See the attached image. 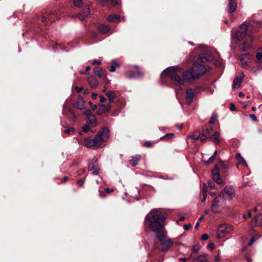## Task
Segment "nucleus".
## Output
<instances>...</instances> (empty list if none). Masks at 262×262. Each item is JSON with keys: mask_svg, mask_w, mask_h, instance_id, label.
<instances>
[{"mask_svg": "<svg viewBox=\"0 0 262 262\" xmlns=\"http://www.w3.org/2000/svg\"><path fill=\"white\" fill-rule=\"evenodd\" d=\"M213 55L210 53L206 55L203 53L200 54L192 67L183 73L182 78L180 77L181 69L179 67L168 68L163 72L162 74L169 76L174 84L181 86L185 82L193 81L203 75L206 71V68L199 63L206 61H210L213 60Z\"/></svg>", "mask_w": 262, "mask_h": 262, "instance_id": "nucleus-1", "label": "nucleus"}, {"mask_svg": "<svg viewBox=\"0 0 262 262\" xmlns=\"http://www.w3.org/2000/svg\"><path fill=\"white\" fill-rule=\"evenodd\" d=\"M166 215L160 210L154 209L151 210L145 216L144 226L145 229H149L156 234V236L160 242L161 250L165 251L173 246V242L166 236L163 229Z\"/></svg>", "mask_w": 262, "mask_h": 262, "instance_id": "nucleus-2", "label": "nucleus"}, {"mask_svg": "<svg viewBox=\"0 0 262 262\" xmlns=\"http://www.w3.org/2000/svg\"><path fill=\"white\" fill-rule=\"evenodd\" d=\"M110 137V130L107 128L104 127L99 132L96 137L92 140L93 146H97L102 145Z\"/></svg>", "mask_w": 262, "mask_h": 262, "instance_id": "nucleus-3", "label": "nucleus"}, {"mask_svg": "<svg viewBox=\"0 0 262 262\" xmlns=\"http://www.w3.org/2000/svg\"><path fill=\"white\" fill-rule=\"evenodd\" d=\"M233 230V227L229 224H223L220 225L217 229V236L222 238L230 233Z\"/></svg>", "mask_w": 262, "mask_h": 262, "instance_id": "nucleus-4", "label": "nucleus"}, {"mask_svg": "<svg viewBox=\"0 0 262 262\" xmlns=\"http://www.w3.org/2000/svg\"><path fill=\"white\" fill-rule=\"evenodd\" d=\"M89 171H92L93 174L97 175L99 173L100 168L97 159L94 158L88 167Z\"/></svg>", "mask_w": 262, "mask_h": 262, "instance_id": "nucleus-5", "label": "nucleus"}, {"mask_svg": "<svg viewBox=\"0 0 262 262\" xmlns=\"http://www.w3.org/2000/svg\"><path fill=\"white\" fill-rule=\"evenodd\" d=\"M221 196H217L214 199V200L212 202V207H211V211L214 213H218L220 211L221 206Z\"/></svg>", "mask_w": 262, "mask_h": 262, "instance_id": "nucleus-6", "label": "nucleus"}, {"mask_svg": "<svg viewBox=\"0 0 262 262\" xmlns=\"http://www.w3.org/2000/svg\"><path fill=\"white\" fill-rule=\"evenodd\" d=\"M239 60L242 67L247 68L251 62V56L248 54H243L240 56Z\"/></svg>", "mask_w": 262, "mask_h": 262, "instance_id": "nucleus-7", "label": "nucleus"}, {"mask_svg": "<svg viewBox=\"0 0 262 262\" xmlns=\"http://www.w3.org/2000/svg\"><path fill=\"white\" fill-rule=\"evenodd\" d=\"M234 193L235 190L233 187L226 186L224 190L221 191L220 195H222L224 196L226 194L229 198H231L234 195Z\"/></svg>", "mask_w": 262, "mask_h": 262, "instance_id": "nucleus-8", "label": "nucleus"}, {"mask_svg": "<svg viewBox=\"0 0 262 262\" xmlns=\"http://www.w3.org/2000/svg\"><path fill=\"white\" fill-rule=\"evenodd\" d=\"M125 76L129 79L136 78L143 76V73L139 71H127L125 72Z\"/></svg>", "mask_w": 262, "mask_h": 262, "instance_id": "nucleus-9", "label": "nucleus"}, {"mask_svg": "<svg viewBox=\"0 0 262 262\" xmlns=\"http://www.w3.org/2000/svg\"><path fill=\"white\" fill-rule=\"evenodd\" d=\"M262 225V214H258L254 216L253 219L251 222V226L253 227L254 226H260Z\"/></svg>", "mask_w": 262, "mask_h": 262, "instance_id": "nucleus-10", "label": "nucleus"}, {"mask_svg": "<svg viewBox=\"0 0 262 262\" xmlns=\"http://www.w3.org/2000/svg\"><path fill=\"white\" fill-rule=\"evenodd\" d=\"M212 129L207 128L202 131L200 137V141L202 142H205L207 139L210 138L211 131Z\"/></svg>", "mask_w": 262, "mask_h": 262, "instance_id": "nucleus-11", "label": "nucleus"}, {"mask_svg": "<svg viewBox=\"0 0 262 262\" xmlns=\"http://www.w3.org/2000/svg\"><path fill=\"white\" fill-rule=\"evenodd\" d=\"M237 7V2L236 0H229V3L227 7V12L229 13H232L235 11Z\"/></svg>", "mask_w": 262, "mask_h": 262, "instance_id": "nucleus-12", "label": "nucleus"}, {"mask_svg": "<svg viewBox=\"0 0 262 262\" xmlns=\"http://www.w3.org/2000/svg\"><path fill=\"white\" fill-rule=\"evenodd\" d=\"M88 82L91 88L93 89H95L98 85V80L93 76L88 77Z\"/></svg>", "mask_w": 262, "mask_h": 262, "instance_id": "nucleus-13", "label": "nucleus"}, {"mask_svg": "<svg viewBox=\"0 0 262 262\" xmlns=\"http://www.w3.org/2000/svg\"><path fill=\"white\" fill-rule=\"evenodd\" d=\"M141 160V156L137 155L131 157V159L129 160V164L133 167L136 166Z\"/></svg>", "mask_w": 262, "mask_h": 262, "instance_id": "nucleus-14", "label": "nucleus"}, {"mask_svg": "<svg viewBox=\"0 0 262 262\" xmlns=\"http://www.w3.org/2000/svg\"><path fill=\"white\" fill-rule=\"evenodd\" d=\"M74 106L78 109L82 110L85 107V102L82 97L79 96L77 102L75 103Z\"/></svg>", "mask_w": 262, "mask_h": 262, "instance_id": "nucleus-15", "label": "nucleus"}, {"mask_svg": "<svg viewBox=\"0 0 262 262\" xmlns=\"http://www.w3.org/2000/svg\"><path fill=\"white\" fill-rule=\"evenodd\" d=\"M243 81V78L242 76H236L234 80L233 83V88L235 89H238L240 87L242 81Z\"/></svg>", "mask_w": 262, "mask_h": 262, "instance_id": "nucleus-16", "label": "nucleus"}, {"mask_svg": "<svg viewBox=\"0 0 262 262\" xmlns=\"http://www.w3.org/2000/svg\"><path fill=\"white\" fill-rule=\"evenodd\" d=\"M98 29L100 32L103 34L108 33L110 30V27L108 25L100 24L98 26Z\"/></svg>", "mask_w": 262, "mask_h": 262, "instance_id": "nucleus-17", "label": "nucleus"}, {"mask_svg": "<svg viewBox=\"0 0 262 262\" xmlns=\"http://www.w3.org/2000/svg\"><path fill=\"white\" fill-rule=\"evenodd\" d=\"M90 14V9L89 8H86L82 10V13H80L78 14L77 17L82 20L85 17H86Z\"/></svg>", "mask_w": 262, "mask_h": 262, "instance_id": "nucleus-18", "label": "nucleus"}, {"mask_svg": "<svg viewBox=\"0 0 262 262\" xmlns=\"http://www.w3.org/2000/svg\"><path fill=\"white\" fill-rule=\"evenodd\" d=\"M210 139L216 144H219L221 141L220 134L217 132H215L214 133V134L210 137Z\"/></svg>", "mask_w": 262, "mask_h": 262, "instance_id": "nucleus-19", "label": "nucleus"}, {"mask_svg": "<svg viewBox=\"0 0 262 262\" xmlns=\"http://www.w3.org/2000/svg\"><path fill=\"white\" fill-rule=\"evenodd\" d=\"M107 20L109 22H119L120 21V17L116 14H111L107 17Z\"/></svg>", "mask_w": 262, "mask_h": 262, "instance_id": "nucleus-20", "label": "nucleus"}, {"mask_svg": "<svg viewBox=\"0 0 262 262\" xmlns=\"http://www.w3.org/2000/svg\"><path fill=\"white\" fill-rule=\"evenodd\" d=\"M194 95V92L192 89H189L186 90V97L187 99L190 101L189 103L191 102Z\"/></svg>", "mask_w": 262, "mask_h": 262, "instance_id": "nucleus-21", "label": "nucleus"}, {"mask_svg": "<svg viewBox=\"0 0 262 262\" xmlns=\"http://www.w3.org/2000/svg\"><path fill=\"white\" fill-rule=\"evenodd\" d=\"M105 95L108 97L110 103L113 102L114 100L116 98V95L114 91H108Z\"/></svg>", "mask_w": 262, "mask_h": 262, "instance_id": "nucleus-22", "label": "nucleus"}, {"mask_svg": "<svg viewBox=\"0 0 262 262\" xmlns=\"http://www.w3.org/2000/svg\"><path fill=\"white\" fill-rule=\"evenodd\" d=\"M201 135L199 132H195L191 135H189V137L192 139V140L195 141L200 140V137Z\"/></svg>", "mask_w": 262, "mask_h": 262, "instance_id": "nucleus-23", "label": "nucleus"}, {"mask_svg": "<svg viewBox=\"0 0 262 262\" xmlns=\"http://www.w3.org/2000/svg\"><path fill=\"white\" fill-rule=\"evenodd\" d=\"M248 29L249 27L246 24H242L239 27L238 31H241L246 35Z\"/></svg>", "mask_w": 262, "mask_h": 262, "instance_id": "nucleus-24", "label": "nucleus"}, {"mask_svg": "<svg viewBox=\"0 0 262 262\" xmlns=\"http://www.w3.org/2000/svg\"><path fill=\"white\" fill-rule=\"evenodd\" d=\"M174 137V135L173 133H169L167 134L166 135L160 138V140H166L168 141Z\"/></svg>", "mask_w": 262, "mask_h": 262, "instance_id": "nucleus-25", "label": "nucleus"}, {"mask_svg": "<svg viewBox=\"0 0 262 262\" xmlns=\"http://www.w3.org/2000/svg\"><path fill=\"white\" fill-rule=\"evenodd\" d=\"M217 153V150H215L214 153H213V155L211 156L209 159L206 161H205V164L207 165H208L210 164H211L212 163H213V162L214 161L215 158V156H216V154Z\"/></svg>", "mask_w": 262, "mask_h": 262, "instance_id": "nucleus-26", "label": "nucleus"}, {"mask_svg": "<svg viewBox=\"0 0 262 262\" xmlns=\"http://www.w3.org/2000/svg\"><path fill=\"white\" fill-rule=\"evenodd\" d=\"M212 178L213 180L218 184H223V180L222 178L220 177V174L215 175L212 176Z\"/></svg>", "mask_w": 262, "mask_h": 262, "instance_id": "nucleus-27", "label": "nucleus"}, {"mask_svg": "<svg viewBox=\"0 0 262 262\" xmlns=\"http://www.w3.org/2000/svg\"><path fill=\"white\" fill-rule=\"evenodd\" d=\"M119 67V64L117 63L114 60H113L112 61V64L111 66V69L110 70V71L111 72H114L115 71L116 69Z\"/></svg>", "mask_w": 262, "mask_h": 262, "instance_id": "nucleus-28", "label": "nucleus"}, {"mask_svg": "<svg viewBox=\"0 0 262 262\" xmlns=\"http://www.w3.org/2000/svg\"><path fill=\"white\" fill-rule=\"evenodd\" d=\"M67 109V110L68 111V112L70 113V114L71 115L72 117V119L74 121H75L76 120V115L75 114H74V112L73 110H72L70 108H68L66 106H64L63 107V112H64L66 111V110Z\"/></svg>", "mask_w": 262, "mask_h": 262, "instance_id": "nucleus-29", "label": "nucleus"}, {"mask_svg": "<svg viewBox=\"0 0 262 262\" xmlns=\"http://www.w3.org/2000/svg\"><path fill=\"white\" fill-rule=\"evenodd\" d=\"M236 158L238 159L239 162H240L243 165H244L245 167L247 166V164L244 159L241 157L240 154H236Z\"/></svg>", "mask_w": 262, "mask_h": 262, "instance_id": "nucleus-30", "label": "nucleus"}, {"mask_svg": "<svg viewBox=\"0 0 262 262\" xmlns=\"http://www.w3.org/2000/svg\"><path fill=\"white\" fill-rule=\"evenodd\" d=\"M246 35L245 34L239 31H237L236 33V37L239 40L243 39L246 36Z\"/></svg>", "mask_w": 262, "mask_h": 262, "instance_id": "nucleus-31", "label": "nucleus"}, {"mask_svg": "<svg viewBox=\"0 0 262 262\" xmlns=\"http://www.w3.org/2000/svg\"><path fill=\"white\" fill-rule=\"evenodd\" d=\"M94 73L99 77H101L102 76V70L99 67H95L93 70Z\"/></svg>", "mask_w": 262, "mask_h": 262, "instance_id": "nucleus-32", "label": "nucleus"}, {"mask_svg": "<svg viewBox=\"0 0 262 262\" xmlns=\"http://www.w3.org/2000/svg\"><path fill=\"white\" fill-rule=\"evenodd\" d=\"M100 106L102 107V111L105 112H109L111 109V106L110 104H107V105L101 104Z\"/></svg>", "mask_w": 262, "mask_h": 262, "instance_id": "nucleus-33", "label": "nucleus"}, {"mask_svg": "<svg viewBox=\"0 0 262 262\" xmlns=\"http://www.w3.org/2000/svg\"><path fill=\"white\" fill-rule=\"evenodd\" d=\"M220 174L219 169L218 168V166L216 164L214 168L212 170V176Z\"/></svg>", "mask_w": 262, "mask_h": 262, "instance_id": "nucleus-34", "label": "nucleus"}, {"mask_svg": "<svg viewBox=\"0 0 262 262\" xmlns=\"http://www.w3.org/2000/svg\"><path fill=\"white\" fill-rule=\"evenodd\" d=\"M74 5L75 7H79L82 4V0H73Z\"/></svg>", "mask_w": 262, "mask_h": 262, "instance_id": "nucleus-35", "label": "nucleus"}, {"mask_svg": "<svg viewBox=\"0 0 262 262\" xmlns=\"http://www.w3.org/2000/svg\"><path fill=\"white\" fill-rule=\"evenodd\" d=\"M217 116L213 114L212 115L211 118L209 122V124H212L214 123L215 120L217 118Z\"/></svg>", "mask_w": 262, "mask_h": 262, "instance_id": "nucleus-36", "label": "nucleus"}, {"mask_svg": "<svg viewBox=\"0 0 262 262\" xmlns=\"http://www.w3.org/2000/svg\"><path fill=\"white\" fill-rule=\"evenodd\" d=\"M84 179H81L77 181V184L80 187L83 186L84 183Z\"/></svg>", "mask_w": 262, "mask_h": 262, "instance_id": "nucleus-37", "label": "nucleus"}, {"mask_svg": "<svg viewBox=\"0 0 262 262\" xmlns=\"http://www.w3.org/2000/svg\"><path fill=\"white\" fill-rule=\"evenodd\" d=\"M208 186L211 188V189H213L214 188V186H215V185H214V183L213 181H212L211 180H209L208 182Z\"/></svg>", "mask_w": 262, "mask_h": 262, "instance_id": "nucleus-38", "label": "nucleus"}, {"mask_svg": "<svg viewBox=\"0 0 262 262\" xmlns=\"http://www.w3.org/2000/svg\"><path fill=\"white\" fill-rule=\"evenodd\" d=\"M207 186H206V184H203V187L202 189V194H207Z\"/></svg>", "mask_w": 262, "mask_h": 262, "instance_id": "nucleus-39", "label": "nucleus"}, {"mask_svg": "<svg viewBox=\"0 0 262 262\" xmlns=\"http://www.w3.org/2000/svg\"><path fill=\"white\" fill-rule=\"evenodd\" d=\"M85 171H86L85 168L80 169L77 171V174L78 176H81L85 173Z\"/></svg>", "mask_w": 262, "mask_h": 262, "instance_id": "nucleus-40", "label": "nucleus"}, {"mask_svg": "<svg viewBox=\"0 0 262 262\" xmlns=\"http://www.w3.org/2000/svg\"><path fill=\"white\" fill-rule=\"evenodd\" d=\"M99 196L101 198H104L106 196V193L104 191V189L103 190H99Z\"/></svg>", "mask_w": 262, "mask_h": 262, "instance_id": "nucleus-41", "label": "nucleus"}, {"mask_svg": "<svg viewBox=\"0 0 262 262\" xmlns=\"http://www.w3.org/2000/svg\"><path fill=\"white\" fill-rule=\"evenodd\" d=\"M74 128H72V127H69L66 129L64 130V133L66 134H70L71 132H74Z\"/></svg>", "mask_w": 262, "mask_h": 262, "instance_id": "nucleus-42", "label": "nucleus"}, {"mask_svg": "<svg viewBox=\"0 0 262 262\" xmlns=\"http://www.w3.org/2000/svg\"><path fill=\"white\" fill-rule=\"evenodd\" d=\"M91 69V67L90 66H88L86 68V71L84 72L80 71V73L81 74H89V71Z\"/></svg>", "mask_w": 262, "mask_h": 262, "instance_id": "nucleus-43", "label": "nucleus"}, {"mask_svg": "<svg viewBox=\"0 0 262 262\" xmlns=\"http://www.w3.org/2000/svg\"><path fill=\"white\" fill-rule=\"evenodd\" d=\"M69 180V177L67 176H64L63 179L61 180V181L59 183H58V184H62L67 182Z\"/></svg>", "mask_w": 262, "mask_h": 262, "instance_id": "nucleus-44", "label": "nucleus"}, {"mask_svg": "<svg viewBox=\"0 0 262 262\" xmlns=\"http://www.w3.org/2000/svg\"><path fill=\"white\" fill-rule=\"evenodd\" d=\"M208 238H209L208 234L205 233V234H202L201 238L203 241H206V240L208 239Z\"/></svg>", "mask_w": 262, "mask_h": 262, "instance_id": "nucleus-45", "label": "nucleus"}, {"mask_svg": "<svg viewBox=\"0 0 262 262\" xmlns=\"http://www.w3.org/2000/svg\"><path fill=\"white\" fill-rule=\"evenodd\" d=\"M104 191H105L106 194H109V193H110L111 192H114V189H113V188H106L104 189Z\"/></svg>", "mask_w": 262, "mask_h": 262, "instance_id": "nucleus-46", "label": "nucleus"}, {"mask_svg": "<svg viewBox=\"0 0 262 262\" xmlns=\"http://www.w3.org/2000/svg\"><path fill=\"white\" fill-rule=\"evenodd\" d=\"M102 62L101 60H94L92 62L93 65L100 64Z\"/></svg>", "mask_w": 262, "mask_h": 262, "instance_id": "nucleus-47", "label": "nucleus"}, {"mask_svg": "<svg viewBox=\"0 0 262 262\" xmlns=\"http://www.w3.org/2000/svg\"><path fill=\"white\" fill-rule=\"evenodd\" d=\"M256 57L258 60H260L262 59V53L258 52L256 54Z\"/></svg>", "mask_w": 262, "mask_h": 262, "instance_id": "nucleus-48", "label": "nucleus"}, {"mask_svg": "<svg viewBox=\"0 0 262 262\" xmlns=\"http://www.w3.org/2000/svg\"><path fill=\"white\" fill-rule=\"evenodd\" d=\"M254 241H255L254 236L251 237V238H250L249 242L248 243V245L249 246H251L253 244V243H254Z\"/></svg>", "mask_w": 262, "mask_h": 262, "instance_id": "nucleus-49", "label": "nucleus"}, {"mask_svg": "<svg viewBox=\"0 0 262 262\" xmlns=\"http://www.w3.org/2000/svg\"><path fill=\"white\" fill-rule=\"evenodd\" d=\"M199 251V247L198 246H194L192 249V253H198Z\"/></svg>", "mask_w": 262, "mask_h": 262, "instance_id": "nucleus-50", "label": "nucleus"}, {"mask_svg": "<svg viewBox=\"0 0 262 262\" xmlns=\"http://www.w3.org/2000/svg\"><path fill=\"white\" fill-rule=\"evenodd\" d=\"M83 114L86 116L87 117H90L92 115V112L90 110H86V111H85Z\"/></svg>", "mask_w": 262, "mask_h": 262, "instance_id": "nucleus-51", "label": "nucleus"}, {"mask_svg": "<svg viewBox=\"0 0 262 262\" xmlns=\"http://www.w3.org/2000/svg\"><path fill=\"white\" fill-rule=\"evenodd\" d=\"M191 225L190 224H185L184 225V229L186 230H188V229H189L191 227Z\"/></svg>", "mask_w": 262, "mask_h": 262, "instance_id": "nucleus-52", "label": "nucleus"}, {"mask_svg": "<svg viewBox=\"0 0 262 262\" xmlns=\"http://www.w3.org/2000/svg\"><path fill=\"white\" fill-rule=\"evenodd\" d=\"M89 104H90V107L92 108V109L93 111H94L96 109V108H97L96 105L93 104L92 102L90 101L89 102Z\"/></svg>", "mask_w": 262, "mask_h": 262, "instance_id": "nucleus-53", "label": "nucleus"}, {"mask_svg": "<svg viewBox=\"0 0 262 262\" xmlns=\"http://www.w3.org/2000/svg\"><path fill=\"white\" fill-rule=\"evenodd\" d=\"M82 130L83 132L86 133L89 131V126L88 125H85L83 127H82Z\"/></svg>", "mask_w": 262, "mask_h": 262, "instance_id": "nucleus-54", "label": "nucleus"}, {"mask_svg": "<svg viewBox=\"0 0 262 262\" xmlns=\"http://www.w3.org/2000/svg\"><path fill=\"white\" fill-rule=\"evenodd\" d=\"M201 89V86H197L194 89L193 91L194 92V94H197L199 92L200 89Z\"/></svg>", "mask_w": 262, "mask_h": 262, "instance_id": "nucleus-55", "label": "nucleus"}, {"mask_svg": "<svg viewBox=\"0 0 262 262\" xmlns=\"http://www.w3.org/2000/svg\"><path fill=\"white\" fill-rule=\"evenodd\" d=\"M250 117L251 119L253 121H257V118H256V116L254 114H251V115H250Z\"/></svg>", "mask_w": 262, "mask_h": 262, "instance_id": "nucleus-56", "label": "nucleus"}, {"mask_svg": "<svg viewBox=\"0 0 262 262\" xmlns=\"http://www.w3.org/2000/svg\"><path fill=\"white\" fill-rule=\"evenodd\" d=\"M244 257L248 262H252V258L250 256L245 254Z\"/></svg>", "mask_w": 262, "mask_h": 262, "instance_id": "nucleus-57", "label": "nucleus"}, {"mask_svg": "<svg viewBox=\"0 0 262 262\" xmlns=\"http://www.w3.org/2000/svg\"><path fill=\"white\" fill-rule=\"evenodd\" d=\"M75 89L78 93H80L83 90V88L82 87L76 86Z\"/></svg>", "mask_w": 262, "mask_h": 262, "instance_id": "nucleus-58", "label": "nucleus"}, {"mask_svg": "<svg viewBox=\"0 0 262 262\" xmlns=\"http://www.w3.org/2000/svg\"><path fill=\"white\" fill-rule=\"evenodd\" d=\"M221 260V257L219 254L216 255L214 258V260L216 262H219Z\"/></svg>", "mask_w": 262, "mask_h": 262, "instance_id": "nucleus-59", "label": "nucleus"}, {"mask_svg": "<svg viewBox=\"0 0 262 262\" xmlns=\"http://www.w3.org/2000/svg\"><path fill=\"white\" fill-rule=\"evenodd\" d=\"M144 145L145 146L149 147L152 146V143L150 141H147L144 143Z\"/></svg>", "mask_w": 262, "mask_h": 262, "instance_id": "nucleus-60", "label": "nucleus"}, {"mask_svg": "<svg viewBox=\"0 0 262 262\" xmlns=\"http://www.w3.org/2000/svg\"><path fill=\"white\" fill-rule=\"evenodd\" d=\"M100 101L101 102H104L106 101V98L103 96H100Z\"/></svg>", "mask_w": 262, "mask_h": 262, "instance_id": "nucleus-61", "label": "nucleus"}, {"mask_svg": "<svg viewBox=\"0 0 262 262\" xmlns=\"http://www.w3.org/2000/svg\"><path fill=\"white\" fill-rule=\"evenodd\" d=\"M98 95L95 93H93L92 94V98L93 99L95 100L97 98Z\"/></svg>", "mask_w": 262, "mask_h": 262, "instance_id": "nucleus-62", "label": "nucleus"}, {"mask_svg": "<svg viewBox=\"0 0 262 262\" xmlns=\"http://www.w3.org/2000/svg\"><path fill=\"white\" fill-rule=\"evenodd\" d=\"M111 3L112 5H113L114 6L118 5V2L117 0H112L111 1Z\"/></svg>", "mask_w": 262, "mask_h": 262, "instance_id": "nucleus-63", "label": "nucleus"}, {"mask_svg": "<svg viewBox=\"0 0 262 262\" xmlns=\"http://www.w3.org/2000/svg\"><path fill=\"white\" fill-rule=\"evenodd\" d=\"M220 166L223 168V169H226L227 168V167L226 165H225L223 163L221 162L220 164Z\"/></svg>", "mask_w": 262, "mask_h": 262, "instance_id": "nucleus-64", "label": "nucleus"}]
</instances>
